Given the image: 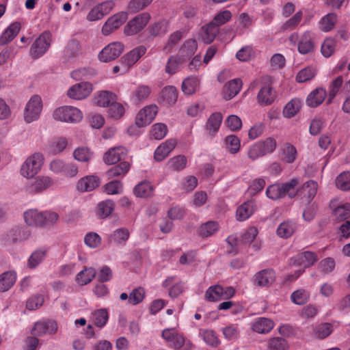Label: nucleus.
I'll return each mask as SVG.
<instances>
[{
  "mask_svg": "<svg viewBox=\"0 0 350 350\" xmlns=\"http://www.w3.org/2000/svg\"><path fill=\"white\" fill-rule=\"evenodd\" d=\"M23 217L27 226L43 228L54 225L57 221L59 215L53 211H40L36 208H31L24 212Z\"/></svg>",
  "mask_w": 350,
  "mask_h": 350,
  "instance_id": "1",
  "label": "nucleus"
},
{
  "mask_svg": "<svg viewBox=\"0 0 350 350\" xmlns=\"http://www.w3.org/2000/svg\"><path fill=\"white\" fill-rule=\"evenodd\" d=\"M316 35L311 31H306L299 37L296 32L291 33L288 38L291 44L297 46L301 54H308L314 51L315 46Z\"/></svg>",
  "mask_w": 350,
  "mask_h": 350,
  "instance_id": "2",
  "label": "nucleus"
},
{
  "mask_svg": "<svg viewBox=\"0 0 350 350\" xmlns=\"http://www.w3.org/2000/svg\"><path fill=\"white\" fill-rule=\"evenodd\" d=\"M53 118L59 122L76 124L83 119L81 111L73 106L64 105L55 109L53 112Z\"/></svg>",
  "mask_w": 350,
  "mask_h": 350,
  "instance_id": "3",
  "label": "nucleus"
},
{
  "mask_svg": "<svg viewBox=\"0 0 350 350\" xmlns=\"http://www.w3.org/2000/svg\"><path fill=\"white\" fill-rule=\"evenodd\" d=\"M277 143L275 139L268 137L264 141H259L250 146L247 157L255 161L266 154L272 153L276 148Z\"/></svg>",
  "mask_w": 350,
  "mask_h": 350,
  "instance_id": "4",
  "label": "nucleus"
},
{
  "mask_svg": "<svg viewBox=\"0 0 350 350\" xmlns=\"http://www.w3.org/2000/svg\"><path fill=\"white\" fill-rule=\"evenodd\" d=\"M163 338L168 343L170 347L176 350H190L191 343L187 341L185 337L176 328H167L162 332Z\"/></svg>",
  "mask_w": 350,
  "mask_h": 350,
  "instance_id": "5",
  "label": "nucleus"
},
{
  "mask_svg": "<svg viewBox=\"0 0 350 350\" xmlns=\"http://www.w3.org/2000/svg\"><path fill=\"white\" fill-rule=\"evenodd\" d=\"M44 164V156L40 152H35L28 157L21 167V175L27 178L33 177L41 170Z\"/></svg>",
  "mask_w": 350,
  "mask_h": 350,
  "instance_id": "6",
  "label": "nucleus"
},
{
  "mask_svg": "<svg viewBox=\"0 0 350 350\" xmlns=\"http://www.w3.org/2000/svg\"><path fill=\"white\" fill-rule=\"evenodd\" d=\"M42 101L40 96L33 95L27 103L23 117L25 122L31 123L39 119L42 110Z\"/></svg>",
  "mask_w": 350,
  "mask_h": 350,
  "instance_id": "7",
  "label": "nucleus"
},
{
  "mask_svg": "<svg viewBox=\"0 0 350 350\" xmlns=\"http://www.w3.org/2000/svg\"><path fill=\"white\" fill-rule=\"evenodd\" d=\"M51 36L49 32L42 33L33 43L30 49V55L37 59L43 55L51 45Z\"/></svg>",
  "mask_w": 350,
  "mask_h": 350,
  "instance_id": "8",
  "label": "nucleus"
},
{
  "mask_svg": "<svg viewBox=\"0 0 350 350\" xmlns=\"http://www.w3.org/2000/svg\"><path fill=\"white\" fill-rule=\"evenodd\" d=\"M124 44L120 42H113L105 46L98 54L102 62H109L118 58L123 52Z\"/></svg>",
  "mask_w": 350,
  "mask_h": 350,
  "instance_id": "9",
  "label": "nucleus"
},
{
  "mask_svg": "<svg viewBox=\"0 0 350 350\" xmlns=\"http://www.w3.org/2000/svg\"><path fill=\"white\" fill-rule=\"evenodd\" d=\"M128 14L126 12L116 13L105 21L101 29L103 36H109L121 27L127 20Z\"/></svg>",
  "mask_w": 350,
  "mask_h": 350,
  "instance_id": "10",
  "label": "nucleus"
},
{
  "mask_svg": "<svg viewBox=\"0 0 350 350\" xmlns=\"http://www.w3.org/2000/svg\"><path fill=\"white\" fill-rule=\"evenodd\" d=\"M150 19V16L147 12L138 14L129 21L124 28V33L126 36H133L139 32L147 25Z\"/></svg>",
  "mask_w": 350,
  "mask_h": 350,
  "instance_id": "11",
  "label": "nucleus"
},
{
  "mask_svg": "<svg viewBox=\"0 0 350 350\" xmlns=\"http://www.w3.org/2000/svg\"><path fill=\"white\" fill-rule=\"evenodd\" d=\"M92 90V85L90 83L80 82L69 88L67 96L71 99L80 100L88 97Z\"/></svg>",
  "mask_w": 350,
  "mask_h": 350,
  "instance_id": "12",
  "label": "nucleus"
},
{
  "mask_svg": "<svg viewBox=\"0 0 350 350\" xmlns=\"http://www.w3.org/2000/svg\"><path fill=\"white\" fill-rule=\"evenodd\" d=\"M58 326L53 320L39 321L35 323L31 333L33 336L40 337L46 334L53 335L57 333Z\"/></svg>",
  "mask_w": 350,
  "mask_h": 350,
  "instance_id": "13",
  "label": "nucleus"
},
{
  "mask_svg": "<svg viewBox=\"0 0 350 350\" xmlns=\"http://www.w3.org/2000/svg\"><path fill=\"white\" fill-rule=\"evenodd\" d=\"M31 236L30 230L25 227L17 226L8 230L3 235V241L6 244H13L27 240Z\"/></svg>",
  "mask_w": 350,
  "mask_h": 350,
  "instance_id": "14",
  "label": "nucleus"
},
{
  "mask_svg": "<svg viewBox=\"0 0 350 350\" xmlns=\"http://www.w3.org/2000/svg\"><path fill=\"white\" fill-rule=\"evenodd\" d=\"M157 113V107L148 105L141 109L136 116L135 124L137 128L146 126L154 120Z\"/></svg>",
  "mask_w": 350,
  "mask_h": 350,
  "instance_id": "15",
  "label": "nucleus"
},
{
  "mask_svg": "<svg viewBox=\"0 0 350 350\" xmlns=\"http://www.w3.org/2000/svg\"><path fill=\"white\" fill-rule=\"evenodd\" d=\"M318 190L317 183L310 180L298 188V196L304 202L310 203L317 195Z\"/></svg>",
  "mask_w": 350,
  "mask_h": 350,
  "instance_id": "16",
  "label": "nucleus"
},
{
  "mask_svg": "<svg viewBox=\"0 0 350 350\" xmlns=\"http://www.w3.org/2000/svg\"><path fill=\"white\" fill-rule=\"evenodd\" d=\"M146 46L140 45L124 55L121 59L122 64L125 66L123 73L133 66L146 53Z\"/></svg>",
  "mask_w": 350,
  "mask_h": 350,
  "instance_id": "17",
  "label": "nucleus"
},
{
  "mask_svg": "<svg viewBox=\"0 0 350 350\" xmlns=\"http://www.w3.org/2000/svg\"><path fill=\"white\" fill-rule=\"evenodd\" d=\"M53 184V180L46 176L37 177L33 181L26 186V191L29 193H40Z\"/></svg>",
  "mask_w": 350,
  "mask_h": 350,
  "instance_id": "18",
  "label": "nucleus"
},
{
  "mask_svg": "<svg viewBox=\"0 0 350 350\" xmlns=\"http://www.w3.org/2000/svg\"><path fill=\"white\" fill-rule=\"evenodd\" d=\"M151 88L148 85L140 84L134 88L130 94V101L134 105H139L148 98Z\"/></svg>",
  "mask_w": 350,
  "mask_h": 350,
  "instance_id": "19",
  "label": "nucleus"
},
{
  "mask_svg": "<svg viewBox=\"0 0 350 350\" xmlns=\"http://www.w3.org/2000/svg\"><path fill=\"white\" fill-rule=\"evenodd\" d=\"M275 280V273L273 269H263L254 275V284L258 286H268L271 285Z\"/></svg>",
  "mask_w": 350,
  "mask_h": 350,
  "instance_id": "20",
  "label": "nucleus"
},
{
  "mask_svg": "<svg viewBox=\"0 0 350 350\" xmlns=\"http://www.w3.org/2000/svg\"><path fill=\"white\" fill-rule=\"evenodd\" d=\"M126 154L125 148L122 146L113 147L105 153L103 161L108 165H112L124 159Z\"/></svg>",
  "mask_w": 350,
  "mask_h": 350,
  "instance_id": "21",
  "label": "nucleus"
},
{
  "mask_svg": "<svg viewBox=\"0 0 350 350\" xmlns=\"http://www.w3.org/2000/svg\"><path fill=\"white\" fill-rule=\"evenodd\" d=\"M100 185V178L94 175H90L81 178L77 184V189L81 192L91 191Z\"/></svg>",
  "mask_w": 350,
  "mask_h": 350,
  "instance_id": "22",
  "label": "nucleus"
},
{
  "mask_svg": "<svg viewBox=\"0 0 350 350\" xmlns=\"http://www.w3.org/2000/svg\"><path fill=\"white\" fill-rule=\"evenodd\" d=\"M176 146V141L170 139L160 144L154 151V157L157 161H161L166 158Z\"/></svg>",
  "mask_w": 350,
  "mask_h": 350,
  "instance_id": "23",
  "label": "nucleus"
},
{
  "mask_svg": "<svg viewBox=\"0 0 350 350\" xmlns=\"http://www.w3.org/2000/svg\"><path fill=\"white\" fill-rule=\"evenodd\" d=\"M219 32V29L211 21L202 27L199 33L200 39L205 44L211 43Z\"/></svg>",
  "mask_w": 350,
  "mask_h": 350,
  "instance_id": "24",
  "label": "nucleus"
},
{
  "mask_svg": "<svg viewBox=\"0 0 350 350\" xmlns=\"http://www.w3.org/2000/svg\"><path fill=\"white\" fill-rule=\"evenodd\" d=\"M293 265L301 266L304 268L312 265L317 261L316 255L311 252L301 253L291 259Z\"/></svg>",
  "mask_w": 350,
  "mask_h": 350,
  "instance_id": "25",
  "label": "nucleus"
},
{
  "mask_svg": "<svg viewBox=\"0 0 350 350\" xmlns=\"http://www.w3.org/2000/svg\"><path fill=\"white\" fill-rule=\"evenodd\" d=\"M273 327V321L270 319L265 317L257 318L252 324L253 331L262 334L270 332Z\"/></svg>",
  "mask_w": 350,
  "mask_h": 350,
  "instance_id": "26",
  "label": "nucleus"
},
{
  "mask_svg": "<svg viewBox=\"0 0 350 350\" xmlns=\"http://www.w3.org/2000/svg\"><path fill=\"white\" fill-rule=\"evenodd\" d=\"M116 100V95L111 92L103 90L96 92L94 97V103L102 107H109Z\"/></svg>",
  "mask_w": 350,
  "mask_h": 350,
  "instance_id": "27",
  "label": "nucleus"
},
{
  "mask_svg": "<svg viewBox=\"0 0 350 350\" xmlns=\"http://www.w3.org/2000/svg\"><path fill=\"white\" fill-rule=\"evenodd\" d=\"M256 208V203L254 200H248L244 202L237 209L236 217L237 220H246L254 213Z\"/></svg>",
  "mask_w": 350,
  "mask_h": 350,
  "instance_id": "28",
  "label": "nucleus"
},
{
  "mask_svg": "<svg viewBox=\"0 0 350 350\" xmlns=\"http://www.w3.org/2000/svg\"><path fill=\"white\" fill-rule=\"evenodd\" d=\"M169 30V21L165 19L159 20L151 24L148 29L149 34L153 37H162Z\"/></svg>",
  "mask_w": 350,
  "mask_h": 350,
  "instance_id": "29",
  "label": "nucleus"
},
{
  "mask_svg": "<svg viewBox=\"0 0 350 350\" xmlns=\"http://www.w3.org/2000/svg\"><path fill=\"white\" fill-rule=\"evenodd\" d=\"M275 94L269 85H263L257 95L258 102L262 105H269L275 100Z\"/></svg>",
  "mask_w": 350,
  "mask_h": 350,
  "instance_id": "30",
  "label": "nucleus"
},
{
  "mask_svg": "<svg viewBox=\"0 0 350 350\" xmlns=\"http://www.w3.org/2000/svg\"><path fill=\"white\" fill-rule=\"evenodd\" d=\"M242 81L240 79H234L230 81L224 88V98L226 100H230L234 97L241 90Z\"/></svg>",
  "mask_w": 350,
  "mask_h": 350,
  "instance_id": "31",
  "label": "nucleus"
},
{
  "mask_svg": "<svg viewBox=\"0 0 350 350\" xmlns=\"http://www.w3.org/2000/svg\"><path fill=\"white\" fill-rule=\"evenodd\" d=\"M21 24L18 22L12 23L0 36V45L3 46L11 42L18 33Z\"/></svg>",
  "mask_w": 350,
  "mask_h": 350,
  "instance_id": "32",
  "label": "nucleus"
},
{
  "mask_svg": "<svg viewBox=\"0 0 350 350\" xmlns=\"http://www.w3.org/2000/svg\"><path fill=\"white\" fill-rule=\"evenodd\" d=\"M200 87V79L195 76H190L183 80L181 90L185 95H192L196 93Z\"/></svg>",
  "mask_w": 350,
  "mask_h": 350,
  "instance_id": "33",
  "label": "nucleus"
},
{
  "mask_svg": "<svg viewBox=\"0 0 350 350\" xmlns=\"http://www.w3.org/2000/svg\"><path fill=\"white\" fill-rule=\"evenodd\" d=\"M184 33L185 31L182 30L176 31L171 33L162 49L163 53L169 54L172 53L176 44L183 38Z\"/></svg>",
  "mask_w": 350,
  "mask_h": 350,
  "instance_id": "34",
  "label": "nucleus"
},
{
  "mask_svg": "<svg viewBox=\"0 0 350 350\" xmlns=\"http://www.w3.org/2000/svg\"><path fill=\"white\" fill-rule=\"evenodd\" d=\"M222 121L221 113H213L208 118L206 124V131L210 136H213L219 130Z\"/></svg>",
  "mask_w": 350,
  "mask_h": 350,
  "instance_id": "35",
  "label": "nucleus"
},
{
  "mask_svg": "<svg viewBox=\"0 0 350 350\" xmlns=\"http://www.w3.org/2000/svg\"><path fill=\"white\" fill-rule=\"evenodd\" d=\"M82 53L83 49L79 42L75 39L70 40L64 49V57L68 60L77 57Z\"/></svg>",
  "mask_w": 350,
  "mask_h": 350,
  "instance_id": "36",
  "label": "nucleus"
},
{
  "mask_svg": "<svg viewBox=\"0 0 350 350\" xmlns=\"http://www.w3.org/2000/svg\"><path fill=\"white\" fill-rule=\"evenodd\" d=\"M299 184V178H293L290 180L281 184L284 197L287 195L292 199L298 196V188L296 187Z\"/></svg>",
  "mask_w": 350,
  "mask_h": 350,
  "instance_id": "37",
  "label": "nucleus"
},
{
  "mask_svg": "<svg viewBox=\"0 0 350 350\" xmlns=\"http://www.w3.org/2000/svg\"><path fill=\"white\" fill-rule=\"evenodd\" d=\"M326 96V92L323 88H317L307 97L306 103L308 106L316 107L323 103Z\"/></svg>",
  "mask_w": 350,
  "mask_h": 350,
  "instance_id": "38",
  "label": "nucleus"
},
{
  "mask_svg": "<svg viewBox=\"0 0 350 350\" xmlns=\"http://www.w3.org/2000/svg\"><path fill=\"white\" fill-rule=\"evenodd\" d=\"M16 279L14 271H8L0 275V291H8L15 283Z\"/></svg>",
  "mask_w": 350,
  "mask_h": 350,
  "instance_id": "39",
  "label": "nucleus"
},
{
  "mask_svg": "<svg viewBox=\"0 0 350 350\" xmlns=\"http://www.w3.org/2000/svg\"><path fill=\"white\" fill-rule=\"evenodd\" d=\"M109 319V314L106 309H98L94 311L91 314L92 322L98 327L105 325Z\"/></svg>",
  "mask_w": 350,
  "mask_h": 350,
  "instance_id": "40",
  "label": "nucleus"
},
{
  "mask_svg": "<svg viewBox=\"0 0 350 350\" xmlns=\"http://www.w3.org/2000/svg\"><path fill=\"white\" fill-rule=\"evenodd\" d=\"M153 187L148 181H142L138 183L133 189L137 197L146 198L150 196L153 192Z\"/></svg>",
  "mask_w": 350,
  "mask_h": 350,
  "instance_id": "41",
  "label": "nucleus"
},
{
  "mask_svg": "<svg viewBox=\"0 0 350 350\" xmlns=\"http://www.w3.org/2000/svg\"><path fill=\"white\" fill-rule=\"evenodd\" d=\"M96 274L95 269L89 267L81 271L76 276V282L79 285H86L90 283Z\"/></svg>",
  "mask_w": 350,
  "mask_h": 350,
  "instance_id": "42",
  "label": "nucleus"
},
{
  "mask_svg": "<svg viewBox=\"0 0 350 350\" xmlns=\"http://www.w3.org/2000/svg\"><path fill=\"white\" fill-rule=\"evenodd\" d=\"M130 169V164L128 162L124 161L120 163L118 165L111 167L107 172V176L112 178L117 176H124Z\"/></svg>",
  "mask_w": 350,
  "mask_h": 350,
  "instance_id": "43",
  "label": "nucleus"
},
{
  "mask_svg": "<svg viewBox=\"0 0 350 350\" xmlns=\"http://www.w3.org/2000/svg\"><path fill=\"white\" fill-rule=\"evenodd\" d=\"M303 18V12L299 10L291 18L284 22L281 26L282 31H292L297 28Z\"/></svg>",
  "mask_w": 350,
  "mask_h": 350,
  "instance_id": "44",
  "label": "nucleus"
},
{
  "mask_svg": "<svg viewBox=\"0 0 350 350\" xmlns=\"http://www.w3.org/2000/svg\"><path fill=\"white\" fill-rule=\"evenodd\" d=\"M161 98L167 105L174 104L178 98V91L174 86H167L161 92Z\"/></svg>",
  "mask_w": 350,
  "mask_h": 350,
  "instance_id": "45",
  "label": "nucleus"
},
{
  "mask_svg": "<svg viewBox=\"0 0 350 350\" xmlns=\"http://www.w3.org/2000/svg\"><path fill=\"white\" fill-rule=\"evenodd\" d=\"M129 237V232L126 228H119L110 234L109 240L116 244L122 245L126 243Z\"/></svg>",
  "mask_w": 350,
  "mask_h": 350,
  "instance_id": "46",
  "label": "nucleus"
},
{
  "mask_svg": "<svg viewBox=\"0 0 350 350\" xmlns=\"http://www.w3.org/2000/svg\"><path fill=\"white\" fill-rule=\"evenodd\" d=\"M297 150L295 147L291 144L286 143L282 148V159L287 163H293L297 158Z\"/></svg>",
  "mask_w": 350,
  "mask_h": 350,
  "instance_id": "47",
  "label": "nucleus"
},
{
  "mask_svg": "<svg viewBox=\"0 0 350 350\" xmlns=\"http://www.w3.org/2000/svg\"><path fill=\"white\" fill-rule=\"evenodd\" d=\"M295 230V225L291 221H284L277 228V234L281 238L290 237Z\"/></svg>",
  "mask_w": 350,
  "mask_h": 350,
  "instance_id": "48",
  "label": "nucleus"
},
{
  "mask_svg": "<svg viewBox=\"0 0 350 350\" xmlns=\"http://www.w3.org/2000/svg\"><path fill=\"white\" fill-rule=\"evenodd\" d=\"M187 165V159L184 155H178L171 158L167 163V167L173 171L183 170Z\"/></svg>",
  "mask_w": 350,
  "mask_h": 350,
  "instance_id": "49",
  "label": "nucleus"
},
{
  "mask_svg": "<svg viewBox=\"0 0 350 350\" xmlns=\"http://www.w3.org/2000/svg\"><path fill=\"white\" fill-rule=\"evenodd\" d=\"M114 202L112 200H105L98 204L97 214L100 218H106L114 210Z\"/></svg>",
  "mask_w": 350,
  "mask_h": 350,
  "instance_id": "50",
  "label": "nucleus"
},
{
  "mask_svg": "<svg viewBox=\"0 0 350 350\" xmlns=\"http://www.w3.org/2000/svg\"><path fill=\"white\" fill-rule=\"evenodd\" d=\"M310 295L309 291L304 288H300L292 293L291 299L294 304L303 305L308 301Z\"/></svg>",
  "mask_w": 350,
  "mask_h": 350,
  "instance_id": "51",
  "label": "nucleus"
},
{
  "mask_svg": "<svg viewBox=\"0 0 350 350\" xmlns=\"http://www.w3.org/2000/svg\"><path fill=\"white\" fill-rule=\"evenodd\" d=\"M288 347L287 341L283 338L273 337L267 342V350H288Z\"/></svg>",
  "mask_w": 350,
  "mask_h": 350,
  "instance_id": "52",
  "label": "nucleus"
},
{
  "mask_svg": "<svg viewBox=\"0 0 350 350\" xmlns=\"http://www.w3.org/2000/svg\"><path fill=\"white\" fill-rule=\"evenodd\" d=\"M92 156L91 150L86 147H79L73 152L74 158L80 162L88 163L92 159Z\"/></svg>",
  "mask_w": 350,
  "mask_h": 350,
  "instance_id": "53",
  "label": "nucleus"
},
{
  "mask_svg": "<svg viewBox=\"0 0 350 350\" xmlns=\"http://www.w3.org/2000/svg\"><path fill=\"white\" fill-rule=\"evenodd\" d=\"M219 224L217 222L209 221L201 225L199 229V234L202 237H208L217 232Z\"/></svg>",
  "mask_w": 350,
  "mask_h": 350,
  "instance_id": "54",
  "label": "nucleus"
},
{
  "mask_svg": "<svg viewBox=\"0 0 350 350\" xmlns=\"http://www.w3.org/2000/svg\"><path fill=\"white\" fill-rule=\"evenodd\" d=\"M222 286L215 285L210 286L205 293V298L208 301H218L222 299Z\"/></svg>",
  "mask_w": 350,
  "mask_h": 350,
  "instance_id": "55",
  "label": "nucleus"
},
{
  "mask_svg": "<svg viewBox=\"0 0 350 350\" xmlns=\"http://www.w3.org/2000/svg\"><path fill=\"white\" fill-rule=\"evenodd\" d=\"M181 60L179 56L171 55L167 61L165 71L170 75H174L178 72Z\"/></svg>",
  "mask_w": 350,
  "mask_h": 350,
  "instance_id": "56",
  "label": "nucleus"
},
{
  "mask_svg": "<svg viewBox=\"0 0 350 350\" xmlns=\"http://www.w3.org/2000/svg\"><path fill=\"white\" fill-rule=\"evenodd\" d=\"M225 145L230 153L236 154L240 150L241 142L237 136L230 135L225 138Z\"/></svg>",
  "mask_w": 350,
  "mask_h": 350,
  "instance_id": "57",
  "label": "nucleus"
},
{
  "mask_svg": "<svg viewBox=\"0 0 350 350\" xmlns=\"http://www.w3.org/2000/svg\"><path fill=\"white\" fill-rule=\"evenodd\" d=\"M300 107V100L297 99H293L284 107L283 109V115L286 118H292L299 111Z\"/></svg>",
  "mask_w": 350,
  "mask_h": 350,
  "instance_id": "58",
  "label": "nucleus"
},
{
  "mask_svg": "<svg viewBox=\"0 0 350 350\" xmlns=\"http://www.w3.org/2000/svg\"><path fill=\"white\" fill-rule=\"evenodd\" d=\"M167 133V126L163 123L153 124L150 131V137L157 140L162 139L166 135Z\"/></svg>",
  "mask_w": 350,
  "mask_h": 350,
  "instance_id": "59",
  "label": "nucleus"
},
{
  "mask_svg": "<svg viewBox=\"0 0 350 350\" xmlns=\"http://www.w3.org/2000/svg\"><path fill=\"white\" fill-rule=\"evenodd\" d=\"M124 112L125 109L124 106L121 103H116V101L109 105L107 111L109 116L115 120L121 118L124 114Z\"/></svg>",
  "mask_w": 350,
  "mask_h": 350,
  "instance_id": "60",
  "label": "nucleus"
},
{
  "mask_svg": "<svg viewBox=\"0 0 350 350\" xmlns=\"http://www.w3.org/2000/svg\"><path fill=\"white\" fill-rule=\"evenodd\" d=\"M336 185L340 190H350V172L340 173L336 179Z\"/></svg>",
  "mask_w": 350,
  "mask_h": 350,
  "instance_id": "61",
  "label": "nucleus"
},
{
  "mask_svg": "<svg viewBox=\"0 0 350 350\" xmlns=\"http://www.w3.org/2000/svg\"><path fill=\"white\" fill-rule=\"evenodd\" d=\"M198 49V44L196 40L189 39L186 40L180 49V53L183 57H190L196 53Z\"/></svg>",
  "mask_w": 350,
  "mask_h": 350,
  "instance_id": "62",
  "label": "nucleus"
},
{
  "mask_svg": "<svg viewBox=\"0 0 350 350\" xmlns=\"http://www.w3.org/2000/svg\"><path fill=\"white\" fill-rule=\"evenodd\" d=\"M232 18L230 11L225 10L218 12L211 22L219 29V27L230 21Z\"/></svg>",
  "mask_w": 350,
  "mask_h": 350,
  "instance_id": "63",
  "label": "nucleus"
},
{
  "mask_svg": "<svg viewBox=\"0 0 350 350\" xmlns=\"http://www.w3.org/2000/svg\"><path fill=\"white\" fill-rule=\"evenodd\" d=\"M336 16L334 14H328L323 16L320 21V29L323 31L332 30L336 23Z\"/></svg>",
  "mask_w": 350,
  "mask_h": 350,
  "instance_id": "64",
  "label": "nucleus"
}]
</instances>
